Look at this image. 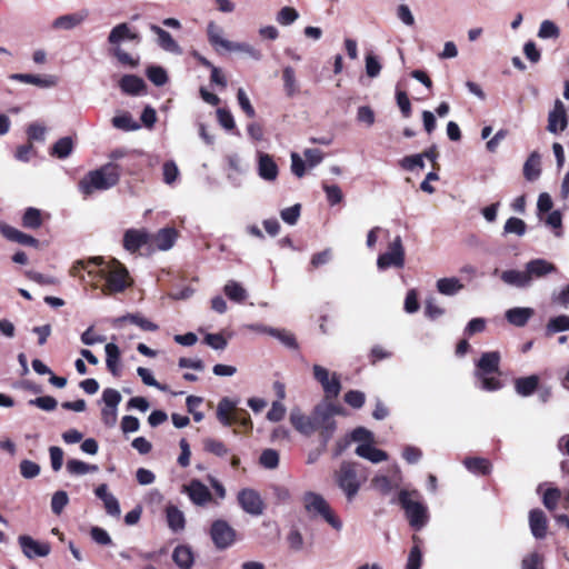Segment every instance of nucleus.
<instances>
[{"mask_svg":"<svg viewBox=\"0 0 569 569\" xmlns=\"http://www.w3.org/2000/svg\"><path fill=\"white\" fill-rule=\"evenodd\" d=\"M342 408L329 401H321L316 405L309 415L300 408L290 411L289 420L291 426L302 436L310 437L318 432L321 446L327 448L328 442L337 430L335 416L341 415Z\"/></svg>","mask_w":569,"mask_h":569,"instance_id":"obj_1","label":"nucleus"},{"mask_svg":"<svg viewBox=\"0 0 569 569\" xmlns=\"http://www.w3.org/2000/svg\"><path fill=\"white\" fill-rule=\"evenodd\" d=\"M123 169L120 164L108 162L84 174L78 183V189L84 197H89L97 191L109 190L119 182Z\"/></svg>","mask_w":569,"mask_h":569,"instance_id":"obj_2","label":"nucleus"},{"mask_svg":"<svg viewBox=\"0 0 569 569\" xmlns=\"http://www.w3.org/2000/svg\"><path fill=\"white\" fill-rule=\"evenodd\" d=\"M421 495L418 490H399L390 503H398L403 509L410 527L420 531L429 521V512L427 506L420 500Z\"/></svg>","mask_w":569,"mask_h":569,"instance_id":"obj_3","label":"nucleus"},{"mask_svg":"<svg viewBox=\"0 0 569 569\" xmlns=\"http://www.w3.org/2000/svg\"><path fill=\"white\" fill-rule=\"evenodd\" d=\"M499 351H487L476 362L475 377L479 380V388L485 391H497L502 388L500 375Z\"/></svg>","mask_w":569,"mask_h":569,"instance_id":"obj_4","label":"nucleus"},{"mask_svg":"<svg viewBox=\"0 0 569 569\" xmlns=\"http://www.w3.org/2000/svg\"><path fill=\"white\" fill-rule=\"evenodd\" d=\"M365 479L362 466L352 461H342L335 475L336 483L348 501L356 498Z\"/></svg>","mask_w":569,"mask_h":569,"instance_id":"obj_5","label":"nucleus"},{"mask_svg":"<svg viewBox=\"0 0 569 569\" xmlns=\"http://www.w3.org/2000/svg\"><path fill=\"white\" fill-rule=\"evenodd\" d=\"M101 277L106 283L102 288L103 293L114 295L123 292L130 286V278L127 268L118 260L113 259L104 269H101Z\"/></svg>","mask_w":569,"mask_h":569,"instance_id":"obj_6","label":"nucleus"},{"mask_svg":"<svg viewBox=\"0 0 569 569\" xmlns=\"http://www.w3.org/2000/svg\"><path fill=\"white\" fill-rule=\"evenodd\" d=\"M217 418L223 427L238 423L246 431L252 429L249 413L243 409L237 410V401L227 397L222 398L218 403Z\"/></svg>","mask_w":569,"mask_h":569,"instance_id":"obj_7","label":"nucleus"},{"mask_svg":"<svg viewBox=\"0 0 569 569\" xmlns=\"http://www.w3.org/2000/svg\"><path fill=\"white\" fill-rule=\"evenodd\" d=\"M302 500L305 509L311 515V517H321L336 530H340L342 528L341 520L333 515L329 503L320 493L307 491L305 492Z\"/></svg>","mask_w":569,"mask_h":569,"instance_id":"obj_8","label":"nucleus"},{"mask_svg":"<svg viewBox=\"0 0 569 569\" xmlns=\"http://www.w3.org/2000/svg\"><path fill=\"white\" fill-rule=\"evenodd\" d=\"M315 380L320 383L325 392L326 399L337 398L341 391L340 377L337 372H330L320 365L312 366Z\"/></svg>","mask_w":569,"mask_h":569,"instance_id":"obj_9","label":"nucleus"},{"mask_svg":"<svg viewBox=\"0 0 569 569\" xmlns=\"http://www.w3.org/2000/svg\"><path fill=\"white\" fill-rule=\"evenodd\" d=\"M405 266V249L400 236H397L392 242H390L388 250L385 253L379 254L377 259V267L379 270H386L388 268H403Z\"/></svg>","mask_w":569,"mask_h":569,"instance_id":"obj_10","label":"nucleus"},{"mask_svg":"<svg viewBox=\"0 0 569 569\" xmlns=\"http://www.w3.org/2000/svg\"><path fill=\"white\" fill-rule=\"evenodd\" d=\"M240 508L248 515L259 517L264 511V501L260 493L252 488H243L237 495Z\"/></svg>","mask_w":569,"mask_h":569,"instance_id":"obj_11","label":"nucleus"},{"mask_svg":"<svg viewBox=\"0 0 569 569\" xmlns=\"http://www.w3.org/2000/svg\"><path fill=\"white\" fill-rule=\"evenodd\" d=\"M210 537L219 550L231 547L236 540V530L222 519L212 522L210 528Z\"/></svg>","mask_w":569,"mask_h":569,"instance_id":"obj_12","label":"nucleus"},{"mask_svg":"<svg viewBox=\"0 0 569 569\" xmlns=\"http://www.w3.org/2000/svg\"><path fill=\"white\" fill-rule=\"evenodd\" d=\"M18 543L23 556L30 560L47 557L51 551L49 542H40L28 535L19 536Z\"/></svg>","mask_w":569,"mask_h":569,"instance_id":"obj_13","label":"nucleus"},{"mask_svg":"<svg viewBox=\"0 0 569 569\" xmlns=\"http://www.w3.org/2000/svg\"><path fill=\"white\" fill-rule=\"evenodd\" d=\"M190 501L198 507H203L212 501V493L209 488L198 479H192L182 488Z\"/></svg>","mask_w":569,"mask_h":569,"instance_id":"obj_14","label":"nucleus"},{"mask_svg":"<svg viewBox=\"0 0 569 569\" xmlns=\"http://www.w3.org/2000/svg\"><path fill=\"white\" fill-rule=\"evenodd\" d=\"M257 173L260 179L273 182L279 174V167L273 158L263 151H257Z\"/></svg>","mask_w":569,"mask_h":569,"instance_id":"obj_15","label":"nucleus"},{"mask_svg":"<svg viewBox=\"0 0 569 569\" xmlns=\"http://www.w3.org/2000/svg\"><path fill=\"white\" fill-rule=\"evenodd\" d=\"M525 268L529 277L530 286L532 284L533 280L541 279L550 273L558 272V268L556 267V264L542 258H537L528 261L525 264Z\"/></svg>","mask_w":569,"mask_h":569,"instance_id":"obj_16","label":"nucleus"},{"mask_svg":"<svg viewBox=\"0 0 569 569\" xmlns=\"http://www.w3.org/2000/svg\"><path fill=\"white\" fill-rule=\"evenodd\" d=\"M150 241V233L144 229H128L123 234V248L130 253L140 250Z\"/></svg>","mask_w":569,"mask_h":569,"instance_id":"obj_17","label":"nucleus"},{"mask_svg":"<svg viewBox=\"0 0 569 569\" xmlns=\"http://www.w3.org/2000/svg\"><path fill=\"white\" fill-rule=\"evenodd\" d=\"M9 79L44 89L53 88L58 83V78L53 74L12 73Z\"/></svg>","mask_w":569,"mask_h":569,"instance_id":"obj_18","label":"nucleus"},{"mask_svg":"<svg viewBox=\"0 0 569 569\" xmlns=\"http://www.w3.org/2000/svg\"><path fill=\"white\" fill-rule=\"evenodd\" d=\"M568 126L566 109L560 100H557L555 108L548 114L547 130L551 133L563 131Z\"/></svg>","mask_w":569,"mask_h":569,"instance_id":"obj_19","label":"nucleus"},{"mask_svg":"<svg viewBox=\"0 0 569 569\" xmlns=\"http://www.w3.org/2000/svg\"><path fill=\"white\" fill-rule=\"evenodd\" d=\"M94 495L103 502L106 512L118 518L121 515L120 503L118 499L108 491V485L101 483L94 489Z\"/></svg>","mask_w":569,"mask_h":569,"instance_id":"obj_20","label":"nucleus"},{"mask_svg":"<svg viewBox=\"0 0 569 569\" xmlns=\"http://www.w3.org/2000/svg\"><path fill=\"white\" fill-rule=\"evenodd\" d=\"M178 239V231L174 228H162L157 233L150 236L152 244L161 251H167L173 247Z\"/></svg>","mask_w":569,"mask_h":569,"instance_id":"obj_21","label":"nucleus"},{"mask_svg":"<svg viewBox=\"0 0 569 569\" xmlns=\"http://www.w3.org/2000/svg\"><path fill=\"white\" fill-rule=\"evenodd\" d=\"M529 527L536 539H543L547 536L548 520L541 509H532L529 512Z\"/></svg>","mask_w":569,"mask_h":569,"instance_id":"obj_22","label":"nucleus"},{"mask_svg":"<svg viewBox=\"0 0 569 569\" xmlns=\"http://www.w3.org/2000/svg\"><path fill=\"white\" fill-rule=\"evenodd\" d=\"M0 233L8 240L18 242L23 246L37 247L39 244L38 239L34 237L23 233L20 230L3 222L0 223Z\"/></svg>","mask_w":569,"mask_h":569,"instance_id":"obj_23","label":"nucleus"},{"mask_svg":"<svg viewBox=\"0 0 569 569\" xmlns=\"http://www.w3.org/2000/svg\"><path fill=\"white\" fill-rule=\"evenodd\" d=\"M106 351V366L109 372L113 377L121 376V367H120V349L116 343L109 342L104 347Z\"/></svg>","mask_w":569,"mask_h":569,"instance_id":"obj_24","label":"nucleus"},{"mask_svg":"<svg viewBox=\"0 0 569 569\" xmlns=\"http://www.w3.org/2000/svg\"><path fill=\"white\" fill-rule=\"evenodd\" d=\"M121 91L130 96H139L146 89V83L142 78L134 74H126L119 81Z\"/></svg>","mask_w":569,"mask_h":569,"instance_id":"obj_25","label":"nucleus"},{"mask_svg":"<svg viewBox=\"0 0 569 569\" xmlns=\"http://www.w3.org/2000/svg\"><path fill=\"white\" fill-rule=\"evenodd\" d=\"M535 311L528 307H515L508 309L505 313L507 321L516 327H525Z\"/></svg>","mask_w":569,"mask_h":569,"instance_id":"obj_26","label":"nucleus"},{"mask_svg":"<svg viewBox=\"0 0 569 569\" xmlns=\"http://www.w3.org/2000/svg\"><path fill=\"white\" fill-rule=\"evenodd\" d=\"M356 455L369 460L372 463H379L388 459V453L373 447L371 443H360L356 448Z\"/></svg>","mask_w":569,"mask_h":569,"instance_id":"obj_27","label":"nucleus"},{"mask_svg":"<svg viewBox=\"0 0 569 569\" xmlns=\"http://www.w3.org/2000/svg\"><path fill=\"white\" fill-rule=\"evenodd\" d=\"M501 280L516 288L526 289L530 287L529 277L525 270H506L501 273Z\"/></svg>","mask_w":569,"mask_h":569,"instance_id":"obj_28","label":"nucleus"},{"mask_svg":"<svg viewBox=\"0 0 569 569\" xmlns=\"http://www.w3.org/2000/svg\"><path fill=\"white\" fill-rule=\"evenodd\" d=\"M150 30L157 34L158 37V44L160 48H162L164 51L179 53L180 47L177 43V41L171 37V34L166 31L164 29L160 28L157 24H150Z\"/></svg>","mask_w":569,"mask_h":569,"instance_id":"obj_29","label":"nucleus"},{"mask_svg":"<svg viewBox=\"0 0 569 569\" xmlns=\"http://www.w3.org/2000/svg\"><path fill=\"white\" fill-rule=\"evenodd\" d=\"M166 519L168 527L173 532H179L186 527L184 513L174 505H168L166 507Z\"/></svg>","mask_w":569,"mask_h":569,"instance_id":"obj_30","label":"nucleus"},{"mask_svg":"<svg viewBox=\"0 0 569 569\" xmlns=\"http://www.w3.org/2000/svg\"><path fill=\"white\" fill-rule=\"evenodd\" d=\"M129 321L132 325L139 327L143 331H157L159 329V326L149 319L144 318L140 313H128L124 316H121L114 320V325L118 326L121 322Z\"/></svg>","mask_w":569,"mask_h":569,"instance_id":"obj_31","label":"nucleus"},{"mask_svg":"<svg viewBox=\"0 0 569 569\" xmlns=\"http://www.w3.org/2000/svg\"><path fill=\"white\" fill-rule=\"evenodd\" d=\"M172 560L181 569H190L193 566L194 557L189 546H177L172 552Z\"/></svg>","mask_w":569,"mask_h":569,"instance_id":"obj_32","label":"nucleus"},{"mask_svg":"<svg viewBox=\"0 0 569 569\" xmlns=\"http://www.w3.org/2000/svg\"><path fill=\"white\" fill-rule=\"evenodd\" d=\"M466 469L473 475L487 476L492 470V465L486 458L469 457L463 460Z\"/></svg>","mask_w":569,"mask_h":569,"instance_id":"obj_33","label":"nucleus"},{"mask_svg":"<svg viewBox=\"0 0 569 569\" xmlns=\"http://www.w3.org/2000/svg\"><path fill=\"white\" fill-rule=\"evenodd\" d=\"M541 173V157L538 151L530 153L523 164V176L528 181H535Z\"/></svg>","mask_w":569,"mask_h":569,"instance_id":"obj_34","label":"nucleus"},{"mask_svg":"<svg viewBox=\"0 0 569 569\" xmlns=\"http://www.w3.org/2000/svg\"><path fill=\"white\" fill-rule=\"evenodd\" d=\"M222 29L219 26H217L213 21L208 23L207 34L211 46L214 47L217 50L218 48H222L228 51V49H230L232 44V41L224 39L222 37Z\"/></svg>","mask_w":569,"mask_h":569,"instance_id":"obj_35","label":"nucleus"},{"mask_svg":"<svg viewBox=\"0 0 569 569\" xmlns=\"http://www.w3.org/2000/svg\"><path fill=\"white\" fill-rule=\"evenodd\" d=\"M539 386V377L531 375L515 380V390L521 397L531 396Z\"/></svg>","mask_w":569,"mask_h":569,"instance_id":"obj_36","label":"nucleus"},{"mask_svg":"<svg viewBox=\"0 0 569 569\" xmlns=\"http://www.w3.org/2000/svg\"><path fill=\"white\" fill-rule=\"evenodd\" d=\"M282 81L286 96L293 98L299 92V84L292 67L287 66L282 69Z\"/></svg>","mask_w":569,"mask_h":569,"instance_id":"obj_37","label":"nucleus"},{"mask_svg":"<svg viewBox=\"0 0 569 569\" xmlns=\"http://www.w3.org/2000/svg\"><path fill=\"white\" fill-rule=\"evenodd\" d=\"M223 292L231 301L237 303H241L248 298L247 290L234 280H229L224 284Z\"/></svg>","mask_w":569,"mask_h":569,"instance_id":"obj_38","label":"nucleus"},{"mask_svg":"<svg viewBox=\"0 0 569 569\" xmlns=\"http://www.w3.org/2000/svg\"><path fill=\"white\" fill-rule=\"evenodd\" d=\"M84 20V16L80 13L63 14L56 18L52 22L54 29L71 30Z\"/></svg>","mask_w":569,"mask_h":569,"instance_id":"obj_39","label":"nucleus"},{"mask_svg":"<svg viewBox=\"0 0 569 569\" xmlns=\"http://www.w3.org/2000/svg\"><path fill=\"white\" fill-rule=\"evenodd\" d=\"M462 288L463 284L456 277L441 278L437 281V290L443 296H455Z\"/></svg>","mask_w":569,"mask_h":569,"instance_id":"obj_40","label":"nucleus"},{"mask_svg":"<svg viewBox=\"0 0 569 569\" xmlns=\"http://www.w3.org/2000/svg\"><path fill=\"white\" fill-rule=\"evenodd\" d=\"M371 486L380 495L388 496L398 488V482L392 481L388 476L378 475L372 478Z\"/></svg>","mask_w":569,"mask_h":569,"instance_id":"obj_41","label":"nucleus"},{"mask_svg":"<svg viewBox=\"0 0 569 569\" xmlns=\"http://www.w3.org/2000/svg\"><path fill=\"white\" fill-rule=\"evenodd\" d=\"M111 123L116 129L127 132L140 129V124L132 118L129 112L114 116L111 120Z\"/></svg>","mask_w":569,"mask_h":569,"instance_id":"obj_42","label":"nucleus"},{"mask_svg":"<svg viewBox=\"0 0 569 569\" xmlns=\"http://www.w3.org/2000/svg\"><path fill=\"white\" fill-rule=\"evenodd\" d=\"M73 150V140L71 137L60 138L51 149V154L59 158L66 159L68 158Z\"/></svg>","mask_w":569,"mask_h":569,"instance_id":"obj_43","label":"nucleus"},{"mask_svg":"<svg viewBox=\"0 0 569 569\" xmlns=\"http://www.w3.org/2000/svg\"><path fill=\"white\" fill-rule=\"evenodd\" d=\"M67 471L70 475L74 476H82L89 472H96L98 471L97 465H89L84 461L78 460V459H69L67 461Z\"/></svg>","mask_w":569,"mask_h":569,"instance_id":"obj_44","label":"nucleus"},{"mask_svg":"<svg viewBox=\"0 0 569 569\" xmlns=\"http://www.w3.org/2000/svg\"><path fill=\"white\" fill-rule=\"evenodd\" d=\"M569 330V316L567 315H560L557 317H552L549 319L547 326H546V333L548 336L563 332Z\"/></svg>","mask_w":569,"mask_h":569,"instance_id":"obj_45","label":"nucleus"},{"mask_svg":"<svg viewBox=\"0 0 569 569\" xmlns=\"http://www.w3.org/2000/svg\"><path fill=\"white\" fill-rule=\"evenodd\" d=\"M42 224L41 211L37 208L29 207L22 216V226L27 229H38Z\"/></svg>","mask_w":569,"mask_h":569,"instance_id":"obj_46","label":"nucleus"},{"mask_svg":"<svg viewBox=\"0 0 569 569\" xmlns=\"http://www.w3.org/2000/svg\"><path fill=\"white\" fill-rule=\"evenodd\" d=\"M543 221L545 224L552 230L555 237L561 238L563 236L562 213L560 210L548 212V216Z\"/></svg>","mask_w":569,"mask_h":569,"instance_id":"obj_47","label":"nucleus"},{"mask_svg":"<svg viewBox=\"0 0 569 569\" xmlns=\"http://www.w3.org/2000/svg\"><path fill=\"white\" fill-rule=\"evenodd\" d=\"M147 78L157 87H162L168 82L167 71L160 66H150L146 70Z\"/></svg>","mask_w":569,"mask_h":569,"instance_id":"obj_48","label":"nucleus"},{"mask_svg":"<svg viewBox=\"0 0 569 569\" xmlns=\"http://www.w3.org/2000/svg\"><path fill=\"white\" fill-rule=\"evenodd\" d=\"M203 450L217 457H224L229 452V449L221 440L213 438H206L203 440Z\"/></svg>","mask_w":569,"mask_h":569,"instance_id":"obj_49","label":"nucleus"},{"mask_svg":"<svg viewBox=\"0 0 569 569\" xmlns=\"http://www.w3.org/2000/svg\"><path fill=\"white\" fill-rule=\"evenodd\" d=\"M180 176L179 168L173 160H168L162 166V177L166 184L172 186Z\"/></svg>","mask_w":569,"mask_h":569,"instance_id":"obj_50","label":"nucleus"},{"mask_svg":"<svg viewBox=\"0 0 569 569\" xmlns=\"http://www.w3.org/2000/svg\"><path fill=\"white\" fill-rule=\"evenodd\" d=\"M299 18L298 11L292 7L281 8L276 17V20L281 26H290Z\"/></svg>","mask_w":569,"mask_h":569,"instance_id":"obj_51","label":"nucleus"},{"mask_svg":"<svg viewBox=\"0 0 569 569\" xmlns=\"http://www.w3.org/2000/svg\"><path fill=\"white\" fill-rule=\"evenodd\" d=\"M527 226L525 221L520 218L511 217L509 218L503 227L505 233H515L519 237L526 233Z\"/></svg>","mask_w":569,"mask_h":569,"instance_id":"obj_52","label":"nucleus"},{"mask_svg":"<svg viewBox=\"0 0 569 569\" xmlns=\"http://www.w3.org/2000/svg\"><path fill=\"white\" fill-rule=\"evenodd\" d=\"M69 502L68 493L63 490H58L51 498V510L54 515L59 516Z\"/></svg>","mask_w":569,"mask_h":569,"instance_id":"obj_53","label":"nucleus"},{"mask_svg":"<svg viewBox=\"0 0 569 569\" xmlns=\"http://www.w3.org/2000/svg\"><path fill=\"white\" fill-rule=\"evenodd\" d=\"M28 405L34 406L44 411H53L58 406V401L51 396H42L34 399H30L28 401Z\"/></svg>","mask_w":569,"mask_h":569,"instance_id":"obj_54","label":"nucleus"},{"mask_svg":"<svg viewBox=\"0 0 569 569\" xmlns=\"http://www.w3.org/2000/svg\"><path fill=\"white\" fill-rule=\"evenodd\" d=\"M269 336L280 340L286 347L290 349L298 348V343L296 341L295 336L286 330L273 328V330H269Z\"/></svg>","mask_w":569,"mask_h":569,"instance_id":"obj_55","label":"nucleus"},{"mask_svg":"<svg viewBox=\"0 0 569 569\" xmlns=\"http://www.w3.org/2000/svg\"><path fill=\"white\" fill-rule=\"evenodd\" d=\"M559 28L550 20H543L539 27L538 37L541 39H556L559 37Z\"/></svg>","mask_w":569,"mask_h":569,"instance_id":"obj_56","label":"nucleus"},{"mask_svg":"<svg viewBox=\"0 0 569 569\" xmlns=\"http://www.w3.org/2000/svg\"><path fill=\"white\" fill-rule=\"evenodd\" d=\"M322 189L326 192L327 200L330 206H336L340 203L343 199V194L339 186L337 184H328L326 182L322 183Z\"/></svg>","mask_w":569,"mask_h":569,"instance_id":"obj_57","label":"nucleus"},{"mask_svg":"<svg viewBox=\"0 0 569 569\" xmlns=\"http://www.w3.org/2000/svg\"><path fill=\"white\" fill-rule=\"evenodd\" d=\"M259 461L267 469H274L279 465V455L273 449H266L260 455Z\"/></svg>","mask_w":569,"mask_h":569,"instance_id":"obj_58","label":"nucleus"},{"mask_svg":"<svg viewBox=\"0 0 569 569\" xmlns=\"http://www.w3.org/2000/svg\"><path fill=\"white\" fill-rule=\"evenodd\" d=\"M366 73L369 78H377L381 71V63L373 53H368L366 56Z\"/></svg>","mask_w":569,"mask_h":569,"instance_id":"obj_59","label":"nucleus"},{"mask_svg":"<svg viewBox=\"0 0 569 569\" xmlns=\"http://www.w3.org/2000/svg\"><path fill=\"white\" fill-rule=\"evenodd\" d=\"M521 569H545L543 556L538 552H531L521 561Z\"/></svg>","mask_w":569,"mask_h":569,"instance_id":"obj_60","label":"nucleus"},{"mask_svg":"<svg viewBox=\"0 0 569 569\" xmlns=\"http://www.w3.org/2000/svg\"><path fill=\"white\" fill-rule=\"evenodd\" d=\"M19 468L21 476L26 479H33L40 473V466L31 460H22Z\"/></svg>","mask_w":569,"mask_h":569,"instance_id":"obj_61","label":"nucleus"},{"mask_svg":"<svg viewBox=\"0 0 569 569\" xmlns=\"http://www.w3.org/2000/svg\"><path fill=\"white\" fill-rule=\"evenodd\" d=\"M121 395L118 390L112 388H107L102 392V401L104 402V407L118 409L119 403L121 402Z\"/></svg>","mask_w":569,"mask_h":569,"instance_id":"obj_62","label":"nucleus"},{"mask_svg":"<svg viewBox=\"0 0 569 569\" xmlns=\"http://www.w3.org/2000/svg\"><path fill=\"white\" fill-rule=\"evenodd\" d=\"M128 36V24L127 23H120L117 24L109 33L108 41L111 44H119L123 40H127Z\"/></svg>","mask_w":569,"mask_h":569,"instance_id":"obj_63","label":"nucleus"},{"mask_svg":"<svg viewBox=\"0 0 569 569\" xmlns=\"http://www.w3.org/2000/svg\"><path fill=\"white\" fill-rule=\"evenodd\" d=\"M345 401L353 409H360L365 405L366 396L362 391L350 390L345 395Z\"/></svg>","mask_w":569,"mask_h":569,"instance_id":"obj_64","label":"nucleus"}]
</instances>
